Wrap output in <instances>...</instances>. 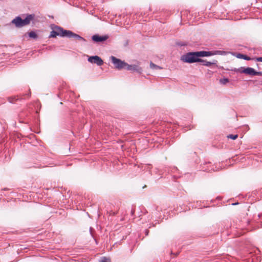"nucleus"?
I'll use <instances>...</instances> for the list:
<instances>
[{
	"label": "nucleus",
	"instance_id": "obj_1",
	"mask_svg": "<svg viewBox=\"0 0 262 262\" xmlns=\"http://www.w3.org/2000/svg\"><path fill=\"white\" fill-rule=\"evenodd\" d=\"M52 31L50 33V35H49L50 38L55 37L57 36H60L61 37H67L69 38H73L76 40H80L83 41H85V39L79 35L77 34H76L70 30H64L63 28L54 25L52 27Z\"/></svg>",
	"mask_w": 262,
	"mask_h": 262
},
{
	"label": "nucleus",
	"instance_id": "obj_2",
	"mask_svg": "<svg viewBox=\"0 0 262 262\" xmlns=\"http://www.w3.org/2000/svg\"><path fill=\"white\" fill-rule=\"evenodd\" d=\"M34 14H28L25 19H22L20 16L15 17L12 21L11 23L14 24L17 28H20L27 26L30 23L31 20L34 18Z\"/></svg>",
	"mask_w": 262,
	"mask_h": 262
},
{
	"label": "nucleus",
	"instance_id": "obj_3",
	"mask_svg": "<svg viewBox=\"0 0 262 262\" xmlns=\"http://www.w3.org/2000/svg\"><path fill=\"white\" fill-rule=\"evenodd\" d=\"M200 59L197 51L186 53L181 57V60L183 62L188 63L199 62Z\"/></svg>",
	"mask_w": 262,
	"mask_h": 262
},
{
	"label": "nucleus",
	"instance_id": "obj_4",
	"mask_svg": "<svg viewBox=\"0 0 262 262\" xmlns=\"http://www.w3.org/2000/svg\"><path fill=\"white\" fill-rule=\"evenodd\" d=\"M198 53L199 58L204 57H208L215 55H224L226 54V52L224 51L220 50H215V51H197Z\"/></svg>",
	"mask_w": 262,
	"mask_h": 262
},
{
	"label": "nucleus",
	"instance_id": "obj_5",
	"mask_svg": "<svg viewBox=\"0 0 262 262\" xmlns=\"http://www.w3.org/2000/svg\"><path fill=\"white\" fill-rule=\"evenodd\" d=\"M110 58L116 69L118 70L126 69V67L127 66V63L125 62L124 61H122L121 59L117 58L116 57L113 56H111Z\"/></svg>",
	"mask_w": 262,
	"mask_h": 262
},
{
	"label": "nucleus",
	"instance_id": "obj_6",
	"mask_svg": "<svg viewBox=\"0 0 262 262\" xmlns=\"http://www.w3.org/2000/svg\"><path fill=\"white\" fill-rule=\"evenodd\" d=\"M235 72H239L241 73H245L248 75L255 76V70L252 68H244L241 67L240 69H235L234 70Z\"/></svg>",
	"mask_w": 262,
	"mask_h": 262
},
{
	"label": "nucleus",
	"instance_id": "obj_7",
	"mask_svg": "<svg viewBox=\"0 0 262 262\" xmlns=\"http://www.w3.org/2000/svg\"><path fill=\"white\" fill-rule=\"evenodd\" d=\"M88 60L89 62L95 63L98 66H100L103 64L102 59L97 55L90 56Z\"/></svg>",
	"mask_w": 262,
	"mask_h": 262
},
{
	"label": "nucleus",
	"instance_id": "obj_8",
	"mask_svg": "<svg viewBox=\"0 0 262 262\" xmlns=\"http://www.w3.org/2000/svg\"><path fill=\"white\" fill-rule=\"evenodd\" d=\"M125 69L128 71L136 72L140 74H141L143 71L142 68L137 64H128L127 63Z\"/></svg>",
	"mask_w": 262,
	"mask_h": 262
},
{
	"label": "nucleus",
	"instance_id": "obj_9",
	"mask_svg": "<svg viewBox=\"0 0 262 262\" xmlns=\"http://www.w3.org/2000/svg\"><path fill=\"white\" fill-rule=\"evenodd\" d=\"M108 38V35L100 36L99 34H95L92 36V39L95 42H100L105 41Z\"/></svg>",
	"mask_w": 262,
	"mask_h": 262
},
{
	"label": "nucleus",
	"instance_id": "obj_10",
	"mask_svg": "<svg viewBox=\"0 0 262 262\" xmlns=\"http://www.w3.org/2000/svg\"><path fill=\"white\" fill-rule=\"evenodd\" d=\"M199 62H201L202 64L206 67H210L212 64H216L217 61L216 60H213L212 62L207 61L206 60L202 59L201 58L200 59V61Z\"/></svg>",
	"mask_w": 262,
	"mask_h": 262
},
{
	"label": "nucleus",
	"instance_id": "obj_11",
	"mask_svg": "<svg viewBox=\"0 0 262 262\" xmlns=\"http://www.w3.org/2000/svg\"><path fill=\"white\" fill-rule=\"evenodd\" d=\"M20 98H18V96H12V97H8V100L9 101V102L10 103H14L16 101H17L18 100H19ZM21 99H23L22 97H21L20 98Z\"/></svg>",
	"mask_w": 262,
	"mask_h": 262
},
{
	"label": "nucleus",
	"instance_id": "obj_12",
	"mask_svg": "<svg viewBox=\"0 0 262 262\" xmlns=\"http://www.w3.org/2000/svg\"><path fill=\"white\" fill-rule=\"evenodd\" d=\"M237 57L238 58L243 59L246 60H251V58L246 55H244L243 54H238L237 55Z\"/></svg>",
	"mask_w": 262,
	"mask_h": 262
},
{
	"label": "nucleus",
	"instance_id": "obj_13",
	"mask_svg": "<svg viewBox=\"0 0 262 262\" xmlns=\"http://www.w3.org/2000/svg\"><path fill=\"white\" fill-rule=\"evenodd\" d=\"M28 35L29 37L32 38L34 39H36L37 38V34L34 31H31L28 33Z\"/></svg>",
	"mask_w": 262,
	"mask_h": 262
},
{
	"label": "nucleus",
	"instance_id": "obj_14",
	"mask_svg": "<svg viewBox=\"0 0 262 262\" xmlns=\"http://www.w3.org/2000/svg\"><path fill=\"white\" fill-rule=\"evenodd\" d=\"M150 67L151 69H162L161 67L155 64V63H152V62H150Z\"/></svg>",
	"mask_w": 262,
	"mask_h": 262
},
{
	"label": "nucleus",
	"instance_id": "obj_15",
	"mask_svg": "<svg viewBox=\"0 0 262 262\" xmlns=\"http://www.w3.org/2000/svg\"><path fill=\"white\" fill-rule=\"evenodd\" d=\"M229 81V79L227 78H224L220 80V82L221 84H225Z\"/></svg>",
	"mask_w": 262,
	"mask_h": 262
},
{
	"label": "nucleus",
	"instance_id": "obj_16",
	"mask_svg": "<svg viewBox=\"0 0 262 262\" xmlns=\"http://www.w3.org/2000/svg\"><path fill=\"white\" fill-rule=\"evenodd\" d=\"M227 137L228 138H229V139H232V140H235L238 137V135L236 134V135H232V134H230L229 135H228L227 136Z\"/></svg>",
	"mask_w": 262,
	"mask_h": 262
},
{
	"label": "nucleus",
	"instance_id": "obj_17",
	"mask_svg": "<svg viewBox=\"0 0 262 262\" xmlns=\"http://www.w3.org/2000/svg\"><path fill=\"white\" fill-rule=\"evenodd\" d=\"M177 45L180 47H183V46H185L187 45V44L185 43V42H178L177 43Z\"/></svg>",
	"mask_w": 262,
	"mask_h": 262
},
{
	"label": "nucleus",
	"instance_id": "obj_18",
	"mask_svg": "<svg viewBox=\"0 0 262 262\" xmlns=\"http://www.w3.org/2000/svg\"><path fill=\"white\" fill-rule=\"evenodd\" d=\"M100 262H111L110 260L106 258V257H104L103 258L100 260Z\"/></svg>",
	"mask_w": 262,
	"mask_h": 262
},
{
	"label": "nucleus",
	"instance_id": "obj_19",
	"mask_svg": "<svg viewBox=\"0 0 262 262\" xmlns=\"http://www.w3.org/2000/svg\"><path fill=\"white\" fill-rule=\"evenodd\" d=\"M256 75H257V76H262V72H257V71H255V76Z\"/></svg>",
	"mask_w": 262,
	"mask_h": 262
},
{
	"label": "nucleus",
	"instance_id": "obj_20",
	"mask_svg": "<svg viewBox=\"0 0 262 262\" xmlns=\"http://www.w3.org/2000/svg\"><path fill=\"white\" fill-rule=\"evenodd\" d=\"M256 61L262 62V57H259L256 58Z\"/></svg>",
	"mask_w": 262,
	"mask_h": 262
},
{
	"label": "nucleus",
	"instance_id": "obj_21",
	"mask_svg": "<svg viewBox=\"0 0 262 262\" xmlns=\"http://www.w3.org/2000/svg\"><path fill=\"white\" fill-rule=\"evenodd\" d=\"M204 171H210L213 170V168H205L203 169Z\"/></svg>",
	"mask_w": 262,
	"mask_h": 262
},
{
	"label": "nucleus",
	"instance_id": "obj_22",
	"mask_svg": "<svg viewBox=\"0 0 262 262\" xmlns=\"http://www.w3.org/2000/svg\"><path fill=\"white\" fill-rule=\"evenodd\" d=\"M134 213H135V210L132 209L131 210V212H130V213L132 215H133L134 214Z\"/></svg>",
	"mask_w": 262,
	"mask_h": 262
},
{
	"label": "nucleus",
	"instance_id": "obj_23",
	"mask_svg": "<svg viewBox=\"0 0 262 262\" xmlns=\"http://www.w3.org/2000/svg\"><path fill=\"white\" fill-rule=\"evenodd\" d=\"M149 231L148 230H145V235L147 236L148 235Z\"/></svg>",
	"mask_w": 262,
	"mask_h": 262
},
{
	"label": "nucleus",
	"instance_id": "obj_24",
	"mask_svg": "<svg viewBox=\"0 0 262 262\" xmlns=\"http://www.w3.org/2000/svg\"><path fill=\"white\" fill-rule=\"evenodd\" d=\"M26 95H28V97H30L31 96V92H29V93L28 94H26Z\"/></svg>",
	"mask_w": 262,
	"mask_h": 262
},
{
	"label": "nucleus",
	"instance_id": "obj_25",
	"mask_svg": "<svg viewBox=\"0 0 262 262\" xmlns=\"http://www.w3.org/2000/svg\"><path fill=\"white\" fill-rule=\"evenodd\" d=\"M258 216L259 218H261L262 217V214H259Z\"/></svg>",
	"mask_w": 262,
	"mask_h": 262
},
{
	"label": "nucleus",
	"instance_id": "obj_26",
	"mask_svg": "<svg viewBox=\"0 0 262 262\" xmlns=\"http://www.w3.org/2000/svg\"><path fill=\"white\" fill-rule=\"evenodd\" d=\"M236 204H238V203H233V204H232V205H236Z\"/></svg>",
	"mask_w": 262,
	"mask_h": 262
}]
</instances>
